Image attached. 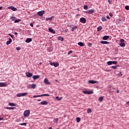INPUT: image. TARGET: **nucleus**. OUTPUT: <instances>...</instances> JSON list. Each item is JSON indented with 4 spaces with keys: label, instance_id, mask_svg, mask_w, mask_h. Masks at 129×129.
<instances>
[{
    "label": "nucleus",
    "instance_id": "37998d69",
    "mask_svg": "<svg viewBox=\"0 0 129 129\" xmlns=\"http://www.w3.org/2000/svg\"><path fill=\"white\" fill-rule=\"evenodd\" d=\"M88 46H89V47H91V46H92V43L89 42L88 43Z\"/></svg>",
    "mask_w": 129,
    "mask_h": 129
},
{
    "label": "nucleus",
    "instance_id": "473e14b6",
    "mask_svg": "<svg viewBox=\"0 0 129 129\" xmlns=\"http://www.w3.org/2000/svg\"><path fill=\"white\" fill-rule=\"evenodd\" d=\"M33 97L34 98H37V97H41V95H34L33 96Z\"/></svg>",
    "mask_w": 129,
    "mask_h": 129
},
{
    "label": "nucleus",
    "instance_id": "4c0bfd02",
    "mask_svg": "<svg viewBox=\"0 0 129 129\" xmlns=\"http://www.w3.org/2000/svg\"><path fill=\"white\" fill-rule=\"evenodd\" d=\"M84 10H88V7L86 5H85L84 6Z\"/></svg>",
    "mask_w": 129,
    "mask_h": 129
},
{
    "label": "nucleus",
    "instance_id": "58836bf2",
    "mask_svg": "<svg viewBox=\"0 0 129 129\" xmlns=\"http://www.w3.org/2000/svg\"><path fill=\"white\" fill-rule=\"evenodd\" d=\"M11 20H12V21H15V20H16V17H12L11 18Z\"/></svg>",
    "mask_w": 129,
    "mask_h": 129
},
{
    "label": "nucleus",
    "instance_id": "412c9836",
    "mask_svg": "<svg viewBox=\"0 0 129 129\" xmlns=\"http://www.w3.org/2000/svg\"><path fill=\"white\" fill-rule=\"evenodd\" d=\"M100 43H101V44H109V42L105 41H100Z\"/></svg>",
    "mask_w": 129,
    "mask_h": 129
},
{
    "label": "nucleus",
    "instance_id": "b1692460",
    "mask_svg": "<svg viewBox=\"0 0 129 129\" xmlns=\"http://www.w3.org/2000/svg\"><path fill=\"white\" fill-rule=\"evenodd\" d=\"M78 26H74V27H73V28H72L71 31H72V32H74V30H77V29H78Z\"/></svg>",
    "mask_w": 129,
    "mask_h": 129
},
{
    "label": "nucleus",
    "instance_id": "4d7b16f0",
    "mask_svg": "<svg viewBox=\"0 0 129 129\" xmlns=\"http://www.w3.org/2000/svg\"><path fill=\"white\" fill-rule=\"evenodd\" d=\"M108 3L110 5H111V4H110L111 3V0H108Z\"/></svg>",
    "mask_w": 129,
    "mask_h": 129
},
{
    "label": "nucleus",
    "instance_id": "aec40b11",
    "mask_svg": "<svg viewBox=\"0 0 129 129\" xmlns=\"http://www.w3.org/2000/svg\"><path fill=\"white\" fill-rule=\"evenodd\" d=\"M31 86L32 89H35V88L37 87V85L35 84H32V85H31Z\"/></svg>",
    "mask_w": 129,
    "mask_h": 129
},
{
    "label": "nucleus",
    "instance_id": "680f3d73",
    "mask_svg": "<svg viewBox=\"0 0 129 129\" xmlns=\"http://www.w3.org/2000/svg\"><path fill=\"white\" fill-rule=\"evenodd\" d=\"M15 35H18V33H17V32H15Z\"/></svg>",
    "mask_w": 129,
    "mask_h": 129
},
{
    "label": "nucleus",
    "instance_id": "6ab92c4d",
    "mask_svg": "<svg viewBox=\"0 0 129 129\" xmlns=\"http://www.w3.org/2000/svg\"><path fill=\"white\" fill-rule=\"evenodd\" d=\"M57 39L58 41H61V42H63V41H64V39L63 38V37L59 36L57 37Z\"/></svg>",
    "mask_w": 129,
    "mask_h": 129
},
{
    "label": "nucleus",
    "instance_id": "69168bd1",
    "mask_svg": "<svg viewBox=\"0 0 129 129\" xmlns=\"http://www.w3.org/2000/svg\"><path fill=\"white\" fill-rule=\"evenodd\" d=\"M128 103H129V101H128V102H127V104H128Z\"/></svg>",
    "mask_w": 129,
    "mask_h": 129
},
{
    "label": "nucleus",
    "instance_id": "f704fd0d",
    "mask_svg": "<svg viewBox=\"0 0 129 129\" xmlns=\"http://www.w3.org/2000/svg\"><path fill=\"white\" fill-rule=\"evenodd\" d=\"M103 100V97H100L99 98V101H102Z\"/></svg>",
    "mask_w": 129,
    "mask_h": 129
},
{
    "label": "nucleus",
    "instance_id": "49530a36",
    "mask_svg": "<svg viewBox=\"0 0 129 129\" xmlns=\"http://www.w3.org/2000/svg\"><path fill=\"white\" fill-rule=\"evenodd\" d=\"M47 50H48L49 52H51V51H52V48L49 47V48H48Z\"/></svg>",
    "mask_w": 129,
    "mask_h": 129
},
{
    "label": "nucleus",
    "instance_id": "72a5a7b5",
    "mask_svg": "<svg viewBox=\"0 0 129 129\" xmlns=\"http://www.w3.org/2000/svg\"><path fill=\"white\" fill-rule=\"evenodd\" d=\"M87 112L88 113H90V112H92V110H91V109L88 108L87 109Z\"/></svg>",
    "mask_w": 129,
    "mask_h": 129
},
{
    "label": "nucleus",
    "instance_id": "f257e3e1",
    "mask_svg": "<svg viewBox=\"0 0 129 129\" xmlns=\"http://www.w3.org/2000/svg\"><path fill=\"white\" fill-rule=\"evenodd\" d=\"M30 113H31V112L29 110H26L24 112V115L25 117H28L30 115Z\"/></svg>",
    "mask_w": 129,
    "mask_h": 129
},
{
    "label": "nucleus",
    "instance_id": "6e6552de",
    "mask_svg": "<svg viewBox=\"0 0 129 129\" xmlns=\"http://www.w3.org/2000/svg\"><path fill=\"white\" fill-rule=\"evenodd\" d=\"M88 83H89L90 84H95L96 83H98V82L94 80H89L88 81Z\"/></svg>",
    "mask_w": 129,
    "mask_h": 129
},
{
    "label": "nucleus",
    "instance_id": "2eb2a0df",
    "mask_svg": "<svg viewBox=\"0 0 129 129\" xmlns=\"http://www.w3.org/2000/svg\"><path fill=\"white\" fill-rule=\"evenodd\" d=\"M32 38H28L26 40L25 42H26V43H30V42H32Z\"/></svg>",
    "mask_w": 129,
    "mask_h": 129
},
{
    "label": "nucleus",
    "instance_id": "7c9ffc66",
    "mask_svg": "<svg viewBox=\"0 0 129 129\" xmlns=\"http://www.w3.org/2000/svg\"><path fill=\"white\" fill-rule=\"evenodd\" d=\"M101 20H102V22H106V18H105V17H102Z\"/></svg>",
    "mask_w": 129,
    "mask_h": 129
},
{
    "label": "nucleus",
    "instance_id": "ea45409f",
    "mask_svg": "<svg viewBox=\"0 0 129 129\" xmlns=\"http://www.w3.org/2000/svg\"><path fill=\"white\" fill-rule=\"evenodd\" d=\"M125 10H126L127 11H129V6H126L125 7Z\"/></svg>",
    "mask_w": 129,
    "mask_h": 129
},
{
    "label": "nucleus",
    "instance_id": "bf43d9fd",
    "mask_svg": "<svg viewBox=\"0 0 129 129\" xmlns=\"http://www.w3.org/2000/svg\"><path fill=\"white\" fill-rule=\"evenodd\" d=\"M116 92H117V93H119V90H117Z\"/></svg>",
    "mask_w": 129,
    "mask_h": 129
},
{
    "label": "nucleus",
    "instance_id": "e2e57ef3",
    "mask_svg": "<svg viewBox=\"0 0 129 129\" xmlns=\"http://www.w3.org/2000/svg\"><path fill=\"white\" fill-rule=\"evenodd\" d=\"M37 101H41V99L37 100Z\"/></svg>",
    "mask_w": 129,
    "mask_h": 129
},
{
    "label": "nucleus",
    "instance_id": "603ef678",
    "mask_svg": "<svg viewBox=\"0 0 129 129\" xmlns=\"http://www.w3.org/2000/svg\"><path fill=\"white\" fill-rule=\"evenodd\" d=\"M9 36H10V37H11V38H14V35H12L11 34H9Z\"/></svg>",
    "mask_w": 129,
    "mask_h": 129
},
{
    "label": "nucleus",
    "instance_id": "3c124183",
    "mask_svg": "<svg viewBox=\"0 0 129 129\" xmlns=\"http://www.w3.org/2000/svg\"><path fill=\"white\" fill-rule=\"evenodd\" d=\"M106 19H107V20H110V17L108 16H106Z\"/></svg>",
    "mask_w": 129,
    "mask_h": 129
},
{
    "label": "nucleus",
    "instance_id": "a18cd8bd",
    "mask_svg": "<svg viewBox=\"0 0 129 129\" xmlns=\"http://www.w3.org/2000/svg\"><path fill=\"white\" fill-rule=\"evenodd\" d=\"M16 50L17 51H20L21 50V47H16Z\"/></svg>",
    "mask_w": 129,
    "mask_h": 129
},
{
    "label": "nucleus",
    "instance_id": "423d86ee",
    "mask_svg": "<svg viewBox=\"0 0 129 129\" xmlns=\"http://www.w3.org/2000/svg\"><path fill=\"white\" fill-rule=\"evenodd\" d=\"M84 94H93V92L91 91H83Z\"/></svg>",
    "mask_w": 129,
    "mask_h": 129
},
{
    "label": "nucleus",
    "instance_id": "6e6d98bb",
    "mask_svg": "<svg viewBox=\"0 0 129 129\" xmlns=\"http://www.w3.org/2000/svg\"><path fill=\"white\" fill-rule=\"evenodd\" d=\"M30 25L31 27H34V25L33 24V23H30Z\"/></svg>",
    "mask_w": 129,
    "mask_h": 129
},
{
    "label": "nucleus",
    "instance_id": "c756f323",
    "mask_svg": "<svg viewBox=\"0 0 129 129\" xmlns=\"http://www.w3.org/2000/svg\"><path fill=\"white\" fill-rule=\"evenodd\" d=\"M40 96L41 97H42V96H50V95L48 94H44L40 95Z\"/></svg>",
    "mask_w": 129,
    "mask_h": 129
},
{
    "label": "nucleus",
    "instance_id": "0eeeda50",
    "mask_svg": "<svg viewBox=\"0 0 129 129\" xmlns=\"http://www.w3.org/2000/svg\"><path fill=\"white\" fill-rule=\"evenodd\" d=\"M9 10H12V11H13L14 12H16L18 10V9H17L16 8H15L13 6H10L9 7H8Z\"/></svg>",
    "mask_w": 129,
    "mask_h": 129
},
{
    "label": "nucleus",
    "instance_id": "f3484780",
    "mask_svg": "<svg viewBox=\"0 0 129 129\" xmlns=\"http://www.w3.org/2000/svg\"><path fill=\"white\" fill-rule=\"evenodd\" d=\"M78 45H79V46H81V47H84V46H85V44L83 42H79Z\"/></svg>",
    "mask_w": 129,
    "mask_h": 129
},
{
    "label": "nucleus",
    "instance_id": "5fc2aeb1",
    "mask_svg": "<svg viewBox=\"0 0 129 129\" xmlns=\"http://www.w3.org/2000/svg\"><path fill=\"white\" fill-rule=\"evenodd\" d=\"M58 118L54 119V121H55V122H57V121H58Z\"/></svg>",
    "mask_w": 129,
    "mask_h": 129
},
{
    "label": "nucleus",
    "instance_id": "de8ad7c7",
    "mask_svg": "<svg viewBox=\"0 0 129 129\" xmlns=\"http://www.w3.org/2000/svg\"><path fill=\"white\" fill-rule=\"evenodd\" d=\"M120 43H123L124 42V39H121L120 40Z\"/></svg>",
    "mask_w": 129,
    "mask_h": 129
},
{
    "label": "nucleus",
    "instance_id": "c9c22d12",
    "mask_svg": "<svg viewBox=\"0 0 129 129\" xmlns=\"http://www.w3.org/2000/svg\"><path fill=\"white\" fill-rule=\"evenodd\" d=\"M111 68L112 69H117V66H112Z\"/></svg>",
    "mask_w": 129,
    "mask_h": 129
},
{
    "label": "nucleus",
    "instance_id": "4468645a",
    "mask_svg": "<svg viewBox=\"0 0 129 129\" xmlns=\"http://www.w3.org/2000/svg\"><path fill=\"white\" fill-rule=\"evenodd\" d=\"M33 79H34V80H36V79H39V78H40V76L39 75H36V76H33L32 77Z\"/></svg>",
    "mask_w": 129,
    "mask_h": 129
},
{
    "label": "nucleus",
    "instance_id": "1a4fd4ad",
    "mask_svg": "<svg viewBox=\"0 0 129 129\" xmlns=\"http://www.w3.org/2000/svg\"><path fill=\"white\" fill-rule=\"evenodd\" d=\"M87 14H89V15H92L93 13H94V9H91L90 10H88L86 11Z\"/></svg>",
    "mask_w": 129,
    "mask_h": 129
},
{
    "label": "nucleus",
    "instance_id": "a211bd4d",
    "mask_svg": "<svg viewBox=\"0 0 129 129\" xmlns=\"http://www.w3.org/2000/svg\"><path fill=\"white\" fill-rule=\"evenodd\" d=\"M6 109H12V110H15V109H16L17 108L15 107H6Z\"/></svg>",
    "mask_w": 129,
    "mask_h": 129
},
{
    "label": "nucleus",
    "instance_id": "7ed1b4c3",
    "mask_svg": "<svg viewBox=\"0 0 129 129\" xmlns=\"http://www.w3.org/2000/svg\"><path fill=\"white\" fill-rule=\"evenodd\" d=\"M26 95H28V93H18L17 95V97H21V96H26Z\"/></svg>",
    "mask_w": 129,
    "mask_h": 129
},
{
    "label": "nucleus",
    "instance_id": "e433bc0d",
    "mask_svg": "<svg viewBox=\"0 0 129 129\" xmlns=\"http://www.w3.org/2000/svg\"><path fill=\"white\" fill-rule=\"evenodd\" d=\"M56 99H57V100H61V99H62V97H60V98H59L58 96L56 97Z\"/></svg>",
    "mask_w": 129,
    "mask_h": 129
},
{
    "label": "nucleus",
    "instance_id": "9d476101",
    "mask_svg": "<svg viewBox=\"0 0 129 129\" xmlns=\"http://www.w3.org/2000/svg\"><path fill=\"white\" fill-rule=\"evenodd\" d=\"M8 86L7 83H0V87H6Z\"/></svg>",
    "mask_w": 129,
    "mask_h": 129
},
{
    "label": "nucleus",
    "instance_id": "c03bdc74",
    "mask_svg": "<svg viewBox=\"0 0 129 129\" xmlns=\"http://www.w3.org/2000/svg\"><path fill=\"white\" fill-rule=\"evenodd\" d=\"M21 20L20 19H17L15 21V23H19V22H20Z\"/></svg>",
    "mask_w": 129,
    "mask_h": 129
},
{
    "label": "nucleus",
    "instance_id": "a19ab883",
    "mask_svg": "<svg viewBox=\"0 0 129 129\" xmlns=\"http://www.w3.org/2000/svg\"><path fill=\"white\" fill-rule=\"evenodd\" d=\"M72 53H73V51L72 50H70L68 53V55H70L71 54H72Z\"/></svg>",
    "mask_w": 129,
    "mask_h": 129
},
{
    "label": "nucleus",
    "instance_id": "052dcab7",
    "mask_svg": "<svg viewBox=\"0 0 129 129\" xmlns=\"http://www.w3.org/2000/svg\"><path fill=\"white\" fill-rule=\"evenodd\" d=\"M3 9V7H0V10Z\"/></svg>",
    "mask_w": 129,
    "mask_h": 129
},
{
    "label": "nucleus",
    "instance_id": "f03ea898",
    "mask_svg": "<svg viewBox=\"0 0 129 129\" xmlns=\"http://www.w3.org/2000/svg\"><path fill=\"white\" fill-rule=\"evenodd\" d=\"M107 65H112L113 64L114 65H116L117 64V61H109L107 62Z\"/></svg>",
    "mask_w": 129,
    "mask_h": 129
},
{
    "label": "nucleus",
    "instance_id": "2f4dec72",
    "mask_svg": "<svg viewBox=\"0 0 129 129\" xmlns=\"http://www.w3.org/2000/svg\"><path fill=\"white\" fill-rule=\"evenodd\" d=\"M76 120H77V122H79L80 120H81V119L80 118V117H77Z\"/></svg>",
    "mask_w": 129,
    "mask_h": 129
},
{
    "label": "nucleus",
    "instance_id": "0e129e2a",
    "mask_svg": "<svg viewBox=\"0 0 129 129\" xmlns=\"http://www.w3.org/2000/svg\"><path fill=\"white\" fill-rule=\"evenodd\" d=\"M48 129H52L51 127H50Z\"/></svg>",
    "mask_w": 129,
    "mask_h": 129
},
{
    "label": "nucleus",
    "instance_id": "9b49d317",
    "mask_svg": "<svg viewBox=\"0 0 129 129\" xmlns=\"http://www.w3.org/2000/svg\"><path fill=\"white\" fill-rule=\"evenodd\" d=\"M25 74L27 77H32L33 76V74L29 72H27Z\"/></svg>",
    "mask_w": 129,
    "mask_h": 129
},
{
    "label": "nucleus",
    "instance_id": "5701e85b",
    "mask_svg": "<svg viewBox=\"0 0 129 129\" xmlns=\"http://www.w3.org/2000/svg\"><path fill=\"white\" fill-rule=\"evenodd\" d=\"M119 46L120 47H125V43H124V42H121L120 44H119Z\"/></svg>",
    "mask_w": 129,
    "mask_h": 129
},
{
    "label": "nucleus",
    "instance_id": "cd10ccee",
    "mask_svg": "<svg viewBox=\"0 0 129 129\" xmlns=\"http://www.w3.org/2000/svg\"><path fill=\"white\" fill-rule=\"evenodd\" d=\"M109 38V36H105L103 37V40H106Z\"/></svg>",
    "mask_w": 129,
    "mask_h": 129
},
{
    "label": "nucleus",
    "instance_id": "ddd939ff",
    "mask_svg": "<svg viewBox=\"0 0 129 129\" xmlns=\"http://www.w3.org/2000/svg\"><path fill=\"white\" fill-rule=\"evenodd\" d=\"M40 104L41 105H47V104H48V102L46 101H43L40 103Z\"/></svg>",
    "mask_w": 129,
    "mask_h": 129
},
{
    "label": "nucleus",
    "instance_id": "393cba45",
    "mask_svg": "<svg viewBox=\"0 0 129 129\" xmlns=\"http://www.w3.org/2000/svg\"><path fill=\"white\" fill-rule=\"evenodd\" d=\"M102 30V27L101 26H99L97 27V32H100Z\"/></svg>",
    "mask_w": 129,
    "mask_h": 129
},
{
    "label": "nucleus",
    "instance_id": "864d4df0",
    "mask_svg": "<svg viewBox=\"0 0 129 129\" xmlns=\"http://www.w3.org/2000/svg\"><path fill=\"white\" fill-rule=\"evenodd\" d=\"M109 15L110 16V17H112V16H113L112 13H110L109 14Z\"/></svg>",
    "mask_w": 129,
    "mask_h": 129
},
{
    "label": "nucleus",
    "instance_id": "20e7f679",
    "mask_svg": "<svg viewBox=\"0 0 129 129\" xmlns=\"http://www.w3.org/2000/svg\"><path fill=\"white\" fill-rule=\"evenodd\" d=\"M45 11H39L37 13V15L38 16H39V17H43Z\"/></svg>",
    "mask_w": 129,
    "mask_h": 129
},
{
    "label": "nucleus",
    "instance_id": "8fccbe9b",
    "mask_svg": "<svg viewBox=\"0 0 129 129\" xmlns=\"http://www.w3.org/2000/svg\"><path fill=\"white\" fill-rule=\"evenodd\" d=\"M54 62H50V65H51V66H54Z\"/></svg>",
    "mask_w": 129,
    "mask_h": 129
},
{
    "label": "nucleus",
    "instance_id": "338daca9",
    "mask_svg": "<svg viewBox=\"0 0 129 129\" xmlns=\"http://www.w3.org/2000/svg\"><path fill=\"white\" fill-rule=\"evenodd\" d=\"M40 64H42V63H40Z\"/></svg>",
    "mask_w": 129,
    "mask_h": 129
},
{
    "label": "nucleus",
    "instance_id": "dca6fc26",
    "mask_svg": "<svg viewBox=\"0 0 129 129\" xmlns=\"http://www.w3.org/2000/svg\"><path fill=\"white\" fill-rule=\"evenodd\" d=\"M44 83L45 84L49 85V84H50L51 83H50V82H49V80H48L47 79H44Z\"/></svg>",
    "mask_w": 129,
    "mask_h": 129
},
{
    "label": "nucleus",
    "instance_id": "09e8293b",
    "mask_svg": "<svg viewBox=\"0 0 129 129\" xmlns=\"http://www.w3.org/2000/svg\"><path fill=\"white\" fill-rule=\"evenodd\" d=\"M21 125H27V123H22L20 124Z\"/></svg>",
    "mask_w": 129,
    "mask_h": 129
},
{
    "label": "nucleus",
    "instance_id": "79ce46f5",
    "mask_svg": "<svg viewBox=\"0 0 129 129\" xmlns=\"http://www.w3.org/2000/svg\"><path fill=\"white\" fill-rule=\"evenodd\" d=\"M27 88H29V89H31L32 88V86L31 85H27Z\"/></svg>",
    "mask_w": 129,
    "mask_h": 129
},
{
    "label": "nucleus",
    "instance_id": "13d9d810",
    "mask_svg": "<svg viewBox=\"0 0 129 129\" xmlns=\"http://www.w3.org/2000/svg\"><path fill=\"white\" fill-rule=\"evenodd\" d=\"M4 119V117H0V120H3Z\"/></svg>",
    "mask_w": 129,
    "mask_h": 129
},
{
    "label": "nucleus",
    "instance_id": "f8f14e48",
    "mask_svg": "<svg viewBox=\"0 0 129 129\" xmlns=\"http://www.w3.org/2000/svg\"><path fill=\"white\" fill-rule=\"evenodd\" d=\"M48 31L50 33H52V34H56V31L52 29V28H48Z\"/></svg>",
    "mask_w": 129,
    "mask_h": 129
},
{
    "label": "nucleus",
    "instance_id": "bb28decb",
    "mask_svg": "<svg viewBox=\"0 0 129 129\" xmlns=\"http://www.w3.org/2000/svg\"><path fill=\"white\" fill-rule=\"evenodd\" d=\"M53 19H54V16H51V17L47 18V21H49V20L52 21Z\"/></svg>",
    "mask_w": 129,
    "mask_h": 129
},
{
    "label": "nucleus",
    "instance_id": "4be33fe9",
    "mask_svg": "<svg viewBox=\"0 0 129 129\" xmlns=\"http://www.w3.org/2000/svg\"><path fill=\"white\" fill-rule=\"evenodd\" d=\"M12 43V39L11 38L9 39V40L7 41L6 44L7 45H10Z\"/></svg>",
    "mask_w": 129,
    "mask_h": 129
},
{
    "label": "nucleus",
    "instance_id": "a878e982",
    "mask_svg": "<svg viewBox=\"0 0 129 129\" xmlns=\"http://www.w3.org/2000/svg\"><path fill=\"white\" fill-rule=\"evenodd\" d=\"M8 104L10 106H16V104H15L14 103H9Z\"/></svg>",
    "mask_w": 129,
    "mask_h": 129
},
{
    "label": "nucleus",
    "instance_id": "39448f33",
    "mask_svg": "<svg viewBox=\"0 0 129 129\" xmlns=\"http://www.w3.org/2000/svg\"><path fill=\"white\" fill-rule=\"evenodd\" d=\"M80 22L82 23V24H85L86 23V19L84 17H82L80 19Z\"/></svg>",
    "mask_w": 129,
    "mask_h": 129
},
{
    "label": "nucleus",
    "instance_id": "c85d7f7f",
    "mask_svg": "<svg viewBox=\"0 0 129 129\" xmlns=\"http://www.w3.org/2000/svg\"><path fill=\"white\" fill-rule=\"evenodd\" d=\"M53 66H54V67H58V66H59V63L54 62Z\"/></svg>",
    "mask_w": 129,
    "mask_h": 129
}]
</instances>
